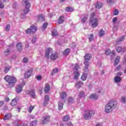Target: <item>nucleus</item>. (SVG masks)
Segmentation results:
<instances>
[{
	"mask_svg": "<svg viewBox=\"0 0 126 126\" xmlns=\"http://www.w3.org/2000/svg\"><path fill=\"white\" fill-rule=\"evenodd\" d=\"M3 79L8 83V86L10 88L13 87L17 81V79L15 77L8 75L5 76Z\"/></svg>",
	"mask_w": 126,
	"mask_h": 126,
	"instance_id": "obj_1",
	"label": "nucleus"
},
{
	"mask_svg": "<svg viewBox=\"0 0 126 126\" xmlns=\"http://www.w3.org/2000/svg\"><path fill=\"white\" fill-rule=\"evenodd\" d=\"M117 105H118L117 101L114 99L110 100L105 107L106 113H111L116 108Z\"/></svg>",
	"mask_w": 126,
	"mask_h": 126,
	"instance_id": "obj_2",
	"label": "nucleus"
},
{
	"mask_svg": "<svg viewBox=\"0 0 126 126\" xmlns=\"http://www.w3.org/2000/svg\"><path fill=\"white\" fill-rule=\"evenodd\" d=\"M95 16H96V13L94 12H92L90 16L89 23L92 28H96L98 26V19Z\"/></svg>",
	"mask_w": 126,
	"mask_h": 126,
	"instance_id": "obj_3",
	"label": "nucleus"
},
{
	"mask_svg": "<svg viewBox=\"0 0 126 126\" xmlns=\"http://www.w3.org/2000/svg\"><path fill=\"white\" fill-rule=\"evenodd\" d=\"M85 61L84 64L85 67L84 68V71H88V66H89V61L92 58V56L90 54H86L84 57Z\"/></svg>",
	"mask_w": 126,
	"mask_h": 126,
	"instance_id": "obj_4",
	"label": "nucleus"
},
{
	"mask_svg": "<svg viewBox=\"0 0 126 126\" xmlns=\"http://www.w3.org/2000/svg\"><path fill=\"white\" fill-rule=\"evenodd\" d=\"M95 115V111L94 110H87L84 114V119L85 120H90L92 117Z\"/></svg>",
	"mask_w": 126,
	"mask_h": 126,
	"instance_id": "obj_5",
	"label": "nucleus"
},
{
	"mask_svg": "<svg viewBox=\"0 0 126 126\" xmlns=\"http://www.w3.org/2000/svg\"><path fill=\"white\" fill-rule=\"evenodd\" d=\"M78 69H79V65L75 64L73 69V71L74 74V79H75L76 80H77V79H78V77L80 76V73H79Z\"/></svg>",
	"mask_w": 126,
	"mask_h": 126,
	"instance_id": "obj_6",
	"label": "nucleus"
},
{
	"mask_svg": "<svg viewBox=\"0 0 126 126\" xmlns=\"http://www.w3.org/2000/svg\"><path fill=\"white\" fill-rule=\"evenodd\" d=\"M37 31V27L33 25H32L30 28L28 29L26 31V34H34Z\"/></svg>",
	"mask_w": 126,
	"mask_h": 126,
	"instance_id": "obj_7",
	"label": "nucleus"
},
{
	"mask_svg": "<svg viewBox=\"0 0 126 126\" xmlns=\"http://www.w3.org/2000/svg\"><path fill=\"white\" fill-rule=\"evenodd\" d=\"M32 73H33V68H30L25 72V78H29L32 75Z\"/></svg>",
	"mask_w": 126,
	"mask_h": 126,
	"instance_id": "obj_8",
	"label": "nucleus"
},
{
	"mask_svg": "<svg viewBox=\"0 0 126 126\" xmlns=\"http://www.w3.org/2000/svg\"><path fill=\"white\" fill-rule=\"evenodd\" d=\"M25 3H26V9L24 10V12L25 14H27L29 12L31 4L28 0L25 1Z\"/></svg>",
	"mask_w": 126,
	"mask_h": 126,
	"instance_id": "obj_9",
	"label": "nucleus"
},
{
	"mask_svg": "<svg viewBox=\"0 0 126 126\" xmlns=\"http://www.w3.org/2000/svg\"><path fill=\"white\" fill-rule=\"evenodd\" d=\"M54 52V50H53V49L49 48H47L45 50V57L46 58V59H49L50 57V54H51L52 53Z\"/></svg>",
	"mask_w": 126,
	"mask_h": 126,
	"instance_id": "obj_10",
	"label": "nucleus"
},
{
	"mask_svg": "<svg viewBox=\"0 0 126 126\" xmlns=\"http://www.w3.org/2000/svg\"><path fill=\"white\" fill-rule=\"evenodd\" d=\"M27 94L31 96V98L35 99L36 98V94H35V90H31L27 91Z\"/></svg>",
	"mask_w": 126,
	"mask_h": 126,
	"instance_id": "obj_11",
	"label": "nucleus"
},
{
	"mask_svg": "<svg viewBox=\"0 0 126 126\" xmlns=\"http://www.w3.org/2000/svg\"><path fill=\"white\" fill-rule=\"evenodd\" d=\"M51 117L50 116V115H47L46 116H44L43 117V120L42 121V124L43 125H45V124H47V123H48V122H50V119Z\"/></svg>",
	"mask_w": 126,
	"mask_h": 126,
	"instance_id": "obj_12",
	"label": "nucleus"
},
{
	"mask_svg": "<svg viewBox=\"0 0 126 126\" xmlns=\"http://www.w3.org/2000/svg\"><path fill=\"white\" fill-rule=\"evenodd\" d=\"M50 60H51V61H56V60H57V59H58V58H59V56H58V53H54L50 55Z\"/></svg>",
	"mask_w": 126,
	"mask_h": 126,
	"instance_id": "obj_13",
	"label": "nucleus"
},
{
	"mask_svg": "<svg viewBox=\"0 0 126 126\" xmlns=\"http://www.w3.org/2000/svg\"><path fill=\"white\" fill-rule=\"evenodd\" d=\"M23 89V87L22 86V85H19L16 87V92L17 93H20Z\"/></svg>",
	"mask_w": 126,
	"mask_h": 126,
	"instance_id": "obj_14",
	"label": "nucleus"
},
{
	"mask_svg": "<svg viewBox=\"0 0 126 126\" xmlns=\"http://www.w3.org/2000/svg\"><path fill=\"white\" fill-rule=\"evenodd\" d=\"M16 48L18 52H22V44L21 42H18L17 43Z\"/></svg>",
	"mask_w": 126,
	"mask_h": 126,
	"instance_id": "obj_15",
	"label": "nucleus"
},
{
	"mask_svg": "<svg viewBox=\"0 0 126 126\" xmlns=\"http://www.w3.org/2000/svg\"><path fill=\"white\" fill-rule=\"evenodd\" d=\"M51 90V86L49 84H46L44 87V92L48 93Z\"/></svg>",
	"mask_w": 126,
	"mask_h": 126,
	"instance_id": "obj_16",
	"label": "nucleus"
},
{
	"mask_svg": "<svg viewBox=\"0 0 126 126\" xmlns=\"http://www.w3.org/2000/svg\"><path fill=\"white\" fill-rule=\"evenodd\" d=\"M10 105L12 107L17 105V97H15L14 99H12L11 103H10Z\"/></svg>",
	"mask_w": 126,
	"mask_h": 126,
	"instance_id": "obj_17",
	"label": "nucleus"
},
{
	"mask_svg": "<svg viewBox=\"0 0 126 126\" xmlns=\"http://www.w3.org/2000/svg\"><path fill=\"white\" fill-rule=\"evenodd\" d=\"M116 50L118 52V53H125L126 51V49L125 48H122L121 46H118L116 48Z\"/></svg>",
	"mask_w": 126,
	"mask_h": 126,
	"instance_id": "obj_18",
	"label": "nucleus"
},
{
	"mask_svg": "<svg viewBox=\"0 0 126 126\" xmlns=\"http://www.w3.org/2000/svg\"><path fill=\"white\" fill-rule=\"evenodd\" d=\"M121 59V57L120 56H117L116 58L115 59V60L114 61V65L115 66H117L118 64H119V63H120V60Z\"/></svg>",
	"mask_w": 126,
	"mask_h": 126,
	"instance_id": "obj_19",
	"label": "nucleus"
},
{
	"mask_svg": "<svg viewBox=\"0 0 126 126\" xmlns=\"http://www.w3.org/2000/svg\"><path fill=\"white\" fill-rule=\"evenodd\" d=\"M64 21V17H63V16H61L58 20V22L59 24H62V23H63Z\"/></svg>",
	"mask_w": 126,
	"mask_h": 126,
	"instance_id": "obj_20",
	"label": "nucleus"
},
{
	"mask_svg": "<svg viewBox=\"0 0 126 126\" xmlns=\"http://www.w3.org/2000/svg\"><path fill=\"white\" fill-rule=\"evenodd\" d=\"M83 82H82L81 81H79L76 83V87H77L78 89L81 88V87H82V86H83Z\"/></svg>",
	"mask_w": 126,
	"mask_h": 126,
	"instance_id": "obj_21",
	"label": "nucleus"
},
{
	"mask_svg": "<svg viewBox=\"0 0 126 126\" xmlns=\"http://www.w3.org/2000/svg\"><path fill=\"white\" fill-rule=\"evenodd\" d=\"M95 8L100 9L103 7V4L100 2H97L95 5Z\"/></svg>",
	"mask_w": 126,
	"mask_h": 126,
	"instance_id": "obj_22",
	"label": "nucleus"
},
{
	"mask_svg": "<svg viewBox=\"0 0 126 126\" xmlns=\"http://www.w3.org/2000/svg\"><path fill=\"white\" fill-rule=\"evenodd\" d=\"M37 21L38 22H43V21H45V17H44V16H43V15H40L38 16Z\"/></svg>",
	"mask_w": 126,
	"mask_h": 126,
	"instance_id": "obj_23",
	"label": "nucleus"
},
{
	"mask_svg": "<svg viewBox=\"0 0 126 126\" xmlns=\"http://www.w3.org/2000/svg\"><path fill=\"white\" fill-rule=\"evenodd\" d=\"M69 120H70V118H69V116H68V115H65L63 116L62 118L63 122H64V123L68 122Z\"/></svg>",
	"mask_w": 126,
	"mask_h": 126,
	"instance_id": "obj_24",
	"label": "nucleus"
},
{
	"mask_svg": "<svg viewBox=\"0 0 126 126\" xmlns=\"http://www.w3.org/2000/svg\"><path fill=\"white\" fill-rule=\"evenodd\" d=\"M90 99L97 100V99H98V96H97L96 94H93L90 96Z\"/></svg>",
	"mask_w": 126,
	"mask_h": 126,
	"instance_id": "obj_25",
	"label": "nucleus"
},
{
	"mask_svg": "<svg viewBox=\"0 0 126 126\" xmlns=\"http://www.w3.org/2000/svg\"><path fill=\"white\" fill-rule=\"evenodd\" d=\"M66 93L64 92H63L60 94V97L62 99H64L65 97H66Z\"/></svg>",
	"mask_w": 126,
	"mask_h": 126,
	"instance_id": "obj_26",
	"label": "nucleus"
},
{
	"mask_svg": "<svg viewBox=\"0 0 126 126\" xmlns=\"http://www.w3.org/2000/svg\"><path fill=\"white\" fill-rule=\"evenodd\" d=\"M69 53H70V49L67 48L63 51V55L64 56H67Z\"/></svg>",
	"mask_w": 126,
	"mask_h": 126,
	"instance_id": "obj_27",
	"label": "nucleus"
},
{
	"mask_svg": "<svg viewBox=\"0 0 126 126\" xmlns=\"http://www.w3.org/2000/svg\"><path fill=\"white\" fill-rule=\"evenodd\" d=\"M114 80L115 82L119 83V82L122 81V78L119 76H116L114 78Z\"/></svg>",
	"mask_w": 126,
	"mask_h": 126,
	"instance_id": "obj_28",
	"label": "nucleus"
},
{
	"mask_svg": "<svg viewBox=\"0 0 126 126\" xmlns=\"http://www.w3.org/2000/svg\"><path fill=\"white\" fill-rule=\"evenodd\" d=\"M88 17H89V16L88 15H86V16H85L82 19V23H84L85 22H86V21H87V19H88Z\"/></svg>",
	"mask_w": 126,
	"mask_h": 126,
	"instance_id": "obj_29",
	"label": "nucleus"
},
{
	"mask_svg": "<svg viewBox=\"0 0 126 126\" xmlns=\"http://www.w3.org/2000/svg\"><path fill=\"white\" fill-rule=\"evenodd\" d=\"M12 116L11 114H8L5 115V116L3 118L4 121H6V120H8L9 119H10L11 118Z\"/></svg>",
	"mask_w": 126,
	"mask_h": 126,
	"instance_id": "obj_30",
	"label": "nucleus"
},
{
	"mask_svg": "<svg viewBox=\"0 0 126 126\" xmlns=\"http://www.w3.org/2000/svg\"><path fill=\"white\" fill-rule=\"evenodd\" d=\"M105 32L102 29H101L98 32L99 37H103V35H105Z\"/></svg>",
	"mask_w": 126,
	"mask_h": 126,
	"instance_id": "obj_31",
	"label": "nucleus"
},
{
	"mask_svg": "<svg viewBox=\"0 0 126 126\" xmlns=\"http://www.w3.org/2000/svg\"><path fill=\"white\" fill-rule=\"evenodd\" d=\"M12 67L11 66H6L5 67V69L4 70V72L5 73H7V72H8L9 70H10V69L12 68Z\"/></svg>",
	"mask_w": 126,
	"mask_h": 126,
	"instance_id": "obj_32",
	"label": "nucleus"
},
{
	"mask_svg": "<svg viewBox=\"0 0 126 126\" xmlns=\"http://www.w3.org/2000/svg\"><path fill=\"white\" fill-rule=\"evenodd\" d=\"M59 72V68H55L52 70V72L51 73V75H54V74H55V73H58Z\"/></svg>",
	"mask_w": 126,
	"mask_h": 126,
	"instance_id": "obj_33",
	"label": "nucleus"
},
{
	"mask_svg": "<svg viewBox=\"0 0 126 126\" xmlns=\"http://www.w3.org/2000/svg\"><path fill=\"white\" fill-rule=\"evenodd\" d=\"M66 11H68V12H72L74 11L73 8L71 7L68 6L65 9Z\"/></svg>",
	"mask_w": 126,
	"mask_h": 126,
	"instance_id": "obj_34",
	"label": "nucleus"
},
{
	"mask_svg": "<svg viewBox=\"0 0 126 126\" xmlns=\"http://www.w3.org/2000/svg\"><path fill=\"white\" fill-rule=\"evenodd\" d=\"M73 102H74V100L72 97L70 96L68 98V103H69V104H72Z\"/></svg>",
	"mask_w": 126,
	"mask_h": 126,
	"instance_id": "obj_35",
	"label": "nucleus"
},
{
	"mask_svg": "<svg viewBox=\"0 0 126 126\" xmlns=\"http://www.w3.org/2000/svg\"><path fill=\"white\" fill-rule=\"evenodd\" d=\"M59 35V33L58 31L56 30H54L52 31V36L53 37H56V36H58Z\"/></svg>",
	"mask_w": 126,
	"mask_h": 126,
	"instance_id": "obj_36",
	"label": "nucleus"
},
{
	"mask_svg": "<svg viewBox=\"0 0 126 126\" xmlns=\"http://www.w3.org/2000/svg\"><path fill=\"white\" fill-rule=\"evenodd\" d=\"M81 78L83 81H85V80H86V78H87V74L84 73Z\"/></svg>",
	"mask_w": 126,
	"mask_h": 126,
	"instance_id": "obj_37",
	"label": "nucleus"
},
{
	"mask_svg": "<svg viewBox=\"0 0 126 126\" xmlns=\"http://www.w3.org/2000/svg\"><path fill=\"white\" fill-rule=\"evenodd\" d=\"M4 55L7 56H9V55H10V50L9 49H6L4 52Z\"/></svg>",
	"mask_w": 126,
	"mask_h": 126,
	"instance_id": "obj_38",
	"label": "nucleus"
},
{
	"mask_svg": "<svg viewBox=\"0 0 126 126\" xmlns=\"http://www.w3.org/2000/svg\"><path fill=\"white\" fill-rule=\"evenodd\" d=\"M63 108V103L59 102V110H62Z\"/></svg>",
	"mask_w": 126,
	"mask_h": 126,
	"instance_id": "obj_39",
	"label": "nucleus"
},
{
	"mask_svg": "<svg viewBox=\"0 0 126 126\" xmlns=\"http://www.w3.org/2000/svg\"><path fill=\"white\" fill-rule=\"evenodd\" d=\"M48 27V23L45 22L42 26V30L44 31Z\"/></svg>",
	"mask_w": 126,
	"mask_h": 126,
	"instance_id": "obj_40",
	"label": "nucleus"
},
{
	"mask_svg": "<svg viewBox=\"0 0 126 126\" xmlns=\"http://www.w3.org/2000/svg\"><path fill=\"white\" fill-rule=\"evenodd\" d=\"M34 108H35V106H30L28 109L29 113H32V111H33Z\"/></svg>",
	"mask_w": 126,
	"mask_h": 126,
	"instance_id": "obj_41",
	"label": "nucleus"
},
{
	"mask_svg": "<svg viewBox=\"0 0 126 126\" xmlns=\"http://www.w3.org/2000/svg\"><path fill=\"white\" fill-rule=\"evenodd\" d=\"M84 96H85V94L84 93V92H80L79 94V98H82V97H84Z\"/></svg>",
	"mask_w": 126,
	"mask_h": 126,
	"instance_id": "obj_42",
	"label": "nucleus"
},
{
	"mask_svg": "<svg viewBox=\"0 0 126 126\" xmlns=\"http://www.w3.org/2000/svg\"><path fill=\"white\" fill-rule=\"evenodd\" d=\"M115 56H116V53L115 52V51L112 50L111 51V59H114Z\"/></svg>",
	"mask_w": 126,
	"mask_h": 126,
	"instance_id": "obj_43",
	"label": "nucleus"
},
{
	"mask_svg": "<svg viewBox=\"0 0 126 126\" xmlns=\"http://www.w3.org/2000/svg\"><path fill=\"white\" fill-rule=\"evenodd\" d=\"M112 53V52H111V50L110 49H107L105 51V55L107 56H109L110 54Z\"/></svg>",
	"mask_w": 126,
	"mask_h": 126,
	"instance_id": "obj_44",
	"label": "nucleus"
},
{
	"mask_svg": "<svg viewBox=\"0 0 126 126\" xmlns=\"http://www.w3.org/2000/svg\"><path fill=\"white\" fill-rule=\"evenodd\" d=\"M93 38H94V35L93 34L91 33L89 37L90 42H91L93 40Z\"/></svg>",
	"mask_w": 126,
	"mask_h": 126,
	"instance_id": "obj_45",
	"label": "nucleus"
},
{
	"mask_svg": "<svg viewBox=\"0 0 126 126\" xmlns=\"http://www.w3.org/2000/svg\"><path fill=\"white\" fill-rule=\"evenodd\" d=\"M124 40H125V36H122L120 38H119V40L117 41V43L122 42Z\"/></svg>",
	"mask_w": 126,
	"mask_h": 126,
	"instance_id": "obj_46",
	"label": "nucleus"
},
{
	"mask_svg": "<svg viewBox=\"0 0 126 126\" xmlns=\"http://www.w3.org/2000/svg\"><path fill=\"white\" fill-rule=\"evenodd\" d=\"M114 15H119V10L118 9H115L113 12Z\"/></svg>",
	"mask_w": 126,
	"mask_h": 126,
	"instance_id": "obj_47",
	"label": "nucleus"
},
{
	"mask_svg": "<svg viewBox=\"0 0 126 126\" xmlns=\"http://www.w3.org/2000/svg\"><path fill=\"white\" fill-rule=\"evenodd\" d=\"M44 99L45 101L49 102V101H50V96H49V95H46L45 96Z\"/></svg>",
	"mask_w": 126,
	"mask_h": 126,
	"instance_id": "obj_48",
	"label": "nucleus"
},
{
	"mask_svg": "<svg viewBox=\"0 0 126 126\" xmlns=\"http://www.w3.org/2000/svg\"><path fill=\"white\" fill-rule=\"evenodd\" d=\"M23 61L24 63H28L29 61V59H28V58H25L23 59Z\"/></svg>",
	"mask_w": 126,
	"mask_h": 126,
	"instance_id": "obj_49",
	"label": "nucleus"
},
{
	"mask_svg": "<svg viewBox=\"0 0 126 126\" xmlns=\"http://www.w3.org/2000/svg\"><path fill=\"white\" fill-rule=\"evenodd\" d=\"M9 29H10V25H7L5 27V30L6 31H9Z\"/></svg>",
	"mask_w": 126,
	"mask_h": 126,
	"instance_id": "obj_50",
	"label": "nucleus"
},
{
	"mask_svg": "<svg viewBox=\"0 0 126 126\" xmlns=\"http://www.w3.org/2000/svg\"><path fill=\"white\" fill-rule=\"evenodd\" d=\"M122 102H123V103H126V97L125 96H122Z\"/></svg>",
	"mask_w": 126,
	"mask_h": 126,
	"instance_id": "obj_51",
	"label": "nucleus"
},
{
	"mask_svg": "<svg viewBox=\"0 0 126 126\" xmlns=\"http://www.w3.org/2000/svg\"><path fill=\"white\" fill-rule=\"evenodd\" d=\"M36 79L37 80H41L42 79V76L41 75L37 76Z\"/></svg>",
	"mask_w": 126,
	"mask_h": 126,
	"instance_id": "obj_52",
	"label": "nucleus"
},
{
	"mask_svg": "<svg viewBox=\"0 0 126 126\" xmlns=\"http://www.w3.org/2000/svg\"><path fill=\"white\" fill-rule=\"evenodd\" d=\"M66 126H73V124H72V123L71 122H68L66 123Z\"/></svg>",
	"mask_w": 126,
	"mask_h": 126,
	"instance_id": "obj_53",
	"label": "nucleus"
},
{
	"mask_svg": "<svg viewBox=\"0 0 126 126\" xmlns=\"http://www.w3.org/2000/svg\"><path fill=\"white\" fill-rule=\"evenodd\" d=\"M118 20V17H116L113 18L112 21L113 22H114V23H115V22H116V21H117Z\"/></svg>",
	"mask_w": 126,
	"mask_h": 126,
	"instance_id": "obj_54",
	"label": "nucleus"
},
{
	"mask_svg": "<svg viewBox=\"0 0 126 126\" xmlns=\"http://www.w3.org/2000/svg\"><path fill=\"white\" fill-rule=\"evenodd\" d=\"M36 41H37V38H35V37H33L32 40V43L33 44V43H35Z\"/></svg>",
	"mask_w": 126,
	"mask_h": 126,
	"instance_id": "obj_55",
	"label": "nucleus"
},
{
	"mask_svg": "<svg viewBox=\"0 0 126 126\" xmlns=\"http://www.w3.org/2000/svg\"><path fill=\"white\" fill-rule=\"evenodd\" d=\"M121 67H122V66H121V65H118L117 66V68H116V71H119V70H120L121 69Z\"/></svg>",
	"mask_w": 126,
	"mask_h": 126,
	"instance_id": "obj_56",
	"label": "nucleus"
},
{
	"mask_svg": "<svg viewBox=\"0 0 126 126\" xmlns=\"http://www.w3.org/2000/svg\"><path fill=\"white\" fill-rule=\"evenodd\" d=\"M4 5L2 3H0V8H3Z\"/></svg>",
	"mask_w": 126,
	"mask_h": 126,
	"instance_id": "obj_57",
	"label": "nucleus"
},
{
	"mask_svg": "<svg viewBox=\"0 0 126 126\" xmlns=\"http://www.w3.org/2000/svg\"><path fill=\"white\" fill-rule=\"evenodd\" d=\"M48 105V101L44 100V103H43V106H47Z\"/></svg>",
	"mask_w": 126,
	"mask_h": 126,
	"instance_id": "obj_58",
	"label": "nucleus"
},
{
	"mask_svg": "<svg viewBox=\"0 0 126 126\" xmlns=\"http://www.w3.org/2000/svg\"><path fill=\"white\" fill-rule=\"evenodd\" d=\"M4 104V102L3 101H0V107H1V106H3Z\"/></svg>",
	"mask_w": 126,
	"mask_h": 126,
	"instance_id": "obj_59",
	"label": "nucleus"
},
{
	"mask_svg": "<svg viewBox=\"0 0 126 126\" xmlns=\"http://www.w3.org/2000/svg\"><path fill=\"white\" fill-rule=\"evenodd\" d=\"M123 63H124V64H126V55L125 56V58L123 61Z\"/></svg>",
	"mask_w": 126,
	"mask_h": 126,
	"instance_id": "obj_60",
	"label": "nucleus"
},
{
	"mask_svg": "<svg viewBox=\"0 0 126 126\" xmlns=\"http://www.w3.org/2000/svg\"><path fill=\"white\" fill-rule=\"evenodd\" d=\"M122 74H123V73H122V72H119L118 73H117L118 76H121Z\"/></svg>",
	"mask_w": 126,
	"mask_h": 126,
	"instance_id": "obj_61",
	"label": "nucleus"
},
{
	"mask_svg": "<svg viewBox=\"0 0 126 126\" xmlns=\"http://www.w3.org/2000/svg\"><path fill=\"white\" fill-rule=\"evenodd\" d=\"M9 97H6L5 98V102H8L9 101Z\"/></svg>",
	"mask_w": 126,
	"mask_h": 126,
	"instance_id": "obj_62",
	"label": "nucleus"
},
{
	"mask_svg": "<svg viewBox=\"0 0 126 126\" xmlns=\"http://www.w3.org/2000/svg\"><path fill=\"white\" fill-rule=\"evenodd\" d=\"M60 126H65V125L63 123H61L60 124Z\"/></svg>",
	"mask_w": 126,
	"mask_h": 126,
	"instance_id": "obj_63",
	"label": "nucleus"
},
{
	"mask_svg": "<svg viewBox=\"0 0 126 126\" xmlns=\"http://www.w3.org/2000/svg\"><path fill=\"white\" fill-rule=\"evenodd\" d=\"M95 126H102V125H101V124H100V123H98Z\"/></svg>",
	"mask_w": 126,
	"mask_h": 126,
	"instance_id": "obj_64",
	"label": "nucleus"
}]
</instances>
